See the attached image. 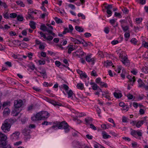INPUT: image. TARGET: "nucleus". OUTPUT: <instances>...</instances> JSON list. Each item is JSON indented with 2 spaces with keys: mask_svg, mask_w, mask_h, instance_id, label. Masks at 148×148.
Returning a JSON list of instances; mask_svg holds the SVG:
<instances>
[{
  "mask_svg": "<svg viewBox=\"0 0 148 148\" xmlns=\"http://www.w3.org/2000/svg\"><path fill=\"white\" fill-rule=\"evenodd\" d=\"M49 114L47 112L42 111L40 112L31 117L32 120L33 121L44 120L47 119L49 116Z\"/></svg>",
  "mask_w": 148,
  "mask_h": 148,
  "instance_id": "1",
  "label": "nucleus"
},
{
  "mask_svg": "<svg viewBox=\"0 0 148 148\" xmlns=\"http://www.w3.org/2000/svg\"><path fill=\"white\" fill-rule=\"evenodd\" d=\"M14 122V120L11 119H6L2 124L1 129L5 133L10 130L11 125Z\"/></svg>",
  "mask_w": 148,
  "mask_h": 148,
  "instance_id": "2",
  "label": "nucleus"
},
{
  "mask_svg": "<svg viewBox=\"0 0 148 148\" xmlns=\"http://www.w3.org/2000/svg\"><path fill=\"white\" fill-rule=\"evenodd\" d=\"M7 138L6 135L0 132V148H3L7 144Z\"/></svg>",
  "mask_w": 148,
  "mask_h": 148,
  "instance_id": "3",
  "label": "nucleus"
},
{
  "mask_svg": "<svg viewBox=\"0 0 148 148\" xmlns=\"http://www.w3.org/2000/svg\"><path fill=\"white\" fill-rule=\"evenodd\" d=\"M50 29L47 28V27H46L45 25H41L40 26V29L41 30L44 31H47L48 32V34H51L53 36H56L55 34L53 32V27L52 26L50 27Z\"/></svg>",
  "mask_w": 148,
  "mask_h": 148,
  "instance_id": "4",
  "label": "nucleus"
},
{
  "mask_svg": "<svg viewBox=\"0 0 148 148\" xmlns=\"http://www.w3.org/2000/svg\"><path fill=\"white\" fill-rule=\"evenodd\" d=\"M58 129H64L66 133H67L70 131L69 125L65 121H63L59 123Z\"/></svg>",
  "mask_w": 148,
  "mask_h": 148,
  "instance_id": "5",
  "label": "nucleus"
},
{
  "mask_svg": "<svg viewBox=\"0 0 148 148\" xmlns=\"http://www.w3.org/2000/svg\"><path fill=\"white\" fill-rule=\"evenodd\" d=\"M119 58L121 61L125 65H127L129 63V61L127 58L125 56L123 55L122 54L120 53Z\"/></svg>",
  "mask_w": 148,
  "mask_h": 148,
  "instance_id": "6",
  "label": "nucleus"
},
{
  "mask_svg": "<svg viewBox=\"0 0 148 148\" xmlns=\"http://www.w3.org/2000/svg\"><path fill=\"white\" fill-rule=\"evenodd\" d=\"M20 133L19 132H15L13 133L10 137L11 139L12 140H18L19 138Z\"/></svg>",
  "mask_w": 148,
  "mask_h": 148,
  "instance_id": "7",
  "label": "nucleus"
},
{
  "mask_svg": "<svg viewBox=\"0 0 148 148\" xmlns=\"http://www.w3.org/2000/svg\"><path fill=\"white\" fill-rule=\"evenodd\" d=\"M47 101L50 103L52 104L53 105L55 106H62V104L56 101H54L53 100H51V99H49L47 98H46Z\"/></svg>",
  "mask_w": 148,
  "mask_h": 148,
  "instance_id": "8",
  "label": "nucleus"
},
{
  "mask_svg": "<svg viewBox=\"0 0 148 148\" xmlns=\"http://www.w3.org/2000/svg\"><path fill=\"white\" fill-rule=\"evenodd\" d=\"M22 104L23 101L21 100L14 101V106L16 109H17V108H20Z\"/></svg>",
  "mask_w": 148,
  "mask_h": 148,
  "instance_id": "9",
  "label": "nucleus"
},
{
  "mask_svg": "<svg viewBox=\"0 0 148 148\" xmlns=\"http://www.w3.org/2000/svg\"><path fill=\"white\" fill-rule=\"evenodd\" d=\"M141 131V130L136 131L135 130H133L131 132V134L135 137V136L136 134H137L139 136H142Z\"/></svg>",
  "mask_w": 148,
  "mask_h": 148,
  "instance_id": "10",
  "label": "nucleus"
},
{
  "mask_svg": "<svg viewBox=\"0 0 148 148\" xmlns=\"http://www.w3.org/2000/svg\"><path fill=\"white\" fill-rule=\"evenodd\" d=\"M86 61L88 62H91L92 64L94 63V58H91L90 55H87L86 57Z\"/></svg>",
  "mask_w": 148,
  "mask_h": 148,
  "instance_id": "11",
  "label": "nucleus"
},
{
  "mask_svg": "<svg viewBox=\"0 0 148 148\" xmlns=\"http://www.w3.org/2000/svg\"><path fill=\"white\" fill-rule=\"evenodd\" d=\"M30 130L28 128H25L23 130L22 133L25 136L28 135L30 133Z\"/></svg>",
  "mask_w": 148,
  "mask_h": 148,
  "instance_id": "12",
  "label": "nucleus"
},
{
  "mask_svg": "<svg viewBox=\"0 0 148 148\" xmlns=\"http://www.w3.org/2000/svg\"><path fill=\"white\" fill-rule=\"evenodd\" d=\"M10 110L9 108H6L4 109L3 113L4 115H7L10 114Z\"/></svg>",
  "mask_w": 148,
  "mask_h": 148,
  "instance_id": "13",
  "label": "nucleus"
},
{
  "mask_svg": "<svg viewBox=\"0 0 148 148\" xmlns=\"http://www.w3.org/2000/svg\"><path fill=\"white\" fill-rule=\"evenodd\" d=\"M103 137L104 139H107L111 137V136L107 134V133L105 132H103L102 133Z\"/></svg>",
  "mask_w": 148,
  "mask_h": 148,
  "instance_id": "14",
  "label": "nucleus"
},
{
  "mask_svg": "<svg viewBox=\"0 0 148 148\" xmlns=\"http://www.w3.org/2000/svg\"><path fill=\"white\" fill-rule=\"evenodd\" d=\"M112 62L109 60H107L106 62H104V66H110L112 65Z\"/></svg>",
  "mask_w": 148,
  "mask_h": 148,
  "instance_id": "15",
  "label": "nucleus"
},
{
  "mask_svg": "<svg viewBox=\"0 0 148 148\" xmlns=\"http://www.w3.org/2000/svg\"><path fill=\"white\" fill-rule=\"evenodd\" d=\"M36 23L34 21H31L29 23V25L33 29H35L36 28Z\"/></svg>",
  "mask_w": 148,
  "mask_h": 148,
  "instance_id": "16",
  "label": "nucleus"
},
{
  "mask_svg": "<svg viewBox=\"0 0 148 148\" xmlns=\"http://www.w3.org/2000/svg\"><path fill=\"white\" fill-rule=\"evenodd\" d=\"M3 16L4 18H5L8 19L9 18V13L7 11H4V13L3 14Z\"/></svg>",
  "mask_w": 148,
  "mask_h": 148,
  "instance_id": "17",
  "label": "nucleus"
},
{
  "mask_svg": "<svg viewBox=\"0 0 148 148\" xmlns=\"http://www.w3.org/2000/svg\"><path fill=\"white\" fill-rule=\"evenodd\" d=\"M114 96L116 98H119L122 97V94L120 93L114 92Z\"/></svg>",
  "mask_w": 148,
  "mask_h": 148,
  "instance_id": "18",
  "label": "nucleus"
},
{
  "mask_svg": "<svg viewBox=\"0 0 148 148\" xmlns=\"http://www.w3.org/2000/svg\"><path fill=\"white\" fill-rule=\"evenodd\" d=\"M75 28L77 31L79 32H83L84 30V29L82 28V27L78 26H75Z\"/></svg>",
  "mask_w": 148,
  "mask_h": 148,
  "instance_id": "19",
  "label": "nucleus"
},
{
  "mask_svg": "<svg viewBox=\"0 0 148 148\" xmlns=\"http://www.w3.org/2000/svg\"><path fill=\"white\" fill-rule=\"evenodd\" d=\"M19 112H18L17 111V109L15 108L13 110L12 112V114L13 116H16L18 115Z\"/></svg>",
  "mask_w": 148,
  "mask_h": 148,
  "instance_id": "20",
  "label": "nucleus"
},
{
  "mask_svg": "<svg viewBox=\"0 0 148 148\" xmlns=\"http://www.w3.org/2000/svg\"><path fill=\"white\" fill-rule=\"evenodd\" d=\"M92 119L91 118H88L85 119V121L86 123V124H89L92 122Z\"/></svg>",
  "mask_w": 148,
  "mask_h": 148,
  "instance_id": "21",
  "label": "nucleus"
},
{
  "mask_svg": "<svg viewBox=\"0 0 148 148\" xmlns=\"http://www.w3.org/2000/svg\"><path fill=\"white\" fill-rule=\"evenodd\" d=\"M144 121H138L136 123V126L138 128L140 127L143 124Z\"/></svg>",
  "mask_w": 148,
  "mask_h": 148,
  "instance_id": "22",
  "label": "nucleus"
},
{
  "mask_svg": "<svg viewBox=\"0 0 148 148\" xmlns=\"http://www.w3.org/2000/svg\"><path fill=\"white\" fill-rule=\"evenodd\" d=\"M49 35L47 37H46V38H45V39H46V40H47L49 41H51L52 40L53 37H54L51 34H48Z\"/></svg>",
  "mask_w": 148,
  "mask_h": 148,
  "instance_id": "23",
  "label": "nucleus"
},
{
  "mask_svg": "<svg viewBox=\"0 0 148 148\" xmlns=\"http://www.w3.org/2000/svg\"><path fill=\"white\" fill-rule=\"evenodd\" d=\"M138 82L139 83V87H143L145 84H144L143 83L142 80L140 79H138Z\"/></svg>",
  "mask_w": 148,
  "mask_h": 148,
  "instance_id": "24",
  "label": "nucleus"
},
{
  "mask_svg": "<svg viewBox=\"0 0 148 148\" xmlns=\"http://www.w3.org/2000/svg\"><path fill=\"white\" fill-rule=\"evenodd\" d=\"M77 87L78 89L82 90L84 87V85L82 83H78L77 85Z\"/></svg>",
  "mask_w": 148,
  "mask_h": 148,
  "instance_id": "25",
  "label": "nucleus"
},
{
  "mask_svg": "<svg viewBox=\"0 0 148 148\" xmlns=\"http://www.w3.org/2000/svg\"><path fill=\"white\" fill-rule=\"evenodd\" d=\"M86 53L82 51L81 52H80L79 54H77L76 56L79 58L82 57L84 56Z\"/></svg>",
  "mask_w": 148,
  "mask_h": 148,
  "instance_id": "26",
  "label": "nucleus"
},
{
  "mask_svg": "<svg viewBox=\"0 0 148 148\" xmlns=\"http://www.w3.org/2000/svg\"><path fill=\"white\" fill-rule=\"evenodd\" d=\"M76 147H77L79 148H83L84 147L83 144H82L78 142H76Z\"/></svg>",
  "mask_w": 148,
  "mask_h": 148,
  "instance_id": "27",
  "label": "nucleus"
},
{
  "mask_svg": "<svg viewBox=\"0 0 148 148\" xmlns=\"http://www.w3.org/2000/svg\"><path fill=\"white\" fill-rule=\"evenodd\" d=\"M18 5L20 6H21L24 7L25 6V5L23 4V2L21 1H17L16 2Z\"/></svg>",
  "mask_w": 148,
  "mask_h": 148,
  "instance_id": "28",
  "label": "nucleus"
},
{
  "mask_svg": "<svg viewBox=\"0 0 148 148\" xmlns=\"http://www.w3.org/2000/svg\"><path fill=\"white\" fill-rule=\"evenodd\" d=\"M72 39L71 40L75 43V44H81V42H80V40H79L75 38H74L72 37L71 38Z\"/></svg>",
  "mask_w": 148,
  "mask_h": 148,
  "instance_id": "29",
  "label": "nucleus"
},
{
  "mask_svg": "<svg viewBox=\"0 0 148 148\" xmlns=\"http://www.w3.org/2000/svg\"><path fill=\"white\" fill-rule=\"evenodd\" d=\"M67 93L68 94L69 98L72 97L73 94V92L71 90H70L69 91H67Z\"/></svg>",
  "mask_w": 148,
  "mask_h": 148,
  "instance_id": "30",
  "label": "nucleus"
},
{
  "mask_svg": "<svg viewBox=\"0 0 148 148\" xmlns=\"http://www.w3.org/2000/svg\"><path fill=\"white\" fill-rule=\"evenodd\" d=\"M99 84L101 86V87H105V88L108 87L107 84L104 82H101Z\"/></svg>",
  "mask_w": 148,
  "mask_h": 148,
  "instance_id": "31",
  "label": "nucleus"
},
{
  "mask_svg": "<svg viewBox=\"0 0 148 148\" xmlns=\"http://www.w3.org/2000/svg\"><path fill=\"white\" fill-rule=\"evenodd\" d=\"M121 27L124 32H127L129 29V27L127 26H123V25H121Z\"/></svg>",
  "mask_w": 148,
  "mask_h": 148,
  "instance_id": "32",
  "label": "nucleus"
},
{
  "mask_svg": "<svg viewBox=\"0 0 148 148\" xmlns=\"http://www.w3.org/2000/svg\"><path fill=\"white\" fill-rule=\"evenodd\" d=\"M142 21V19L141 18H136V21L137 23H140Z\"/></svg>",
  "mask_w": 148,
  "mask_h": 148,
  "instance_id": "33",
  "label": "nucleus"
},
{
  "mask_svg": "<svg viewBox=\"0 0 148 148\" xmlns=\"http://www.w3.org/2000/svg\"><path fill=\"white\" fill-rule=\"evenodd\" d=\"M93 85L92 86V88L94 90H97V88H99V86L97 85L95 83H92Z\"/></svg>",
  "mask_w": 148,
  "mask_h": 148,
  "instance_id": "34",
  "label": "nucleus"
},
{
  "mask_svg": "<svg viewBox=\"0 0 148 148\" xmlns=\"http://www.w3.org/2000/svg\"><path fill=\"white\" fill-rule=\"evenodd\" d=\"M17 16V15L15 13H11L10 14V17L12 18H15Z\"/></svg>",
  "mask_w": 148,
  "mask_h": 148,
  "instance_id": "35",
  "label": "nucleus"
},
{
  "mask_svg": "<svg viewBox=\"0 0 148 148\" xmlns=\"http://www.w3.org/2000/svg\"><path fill=\"white\" fill-rule=\"evenodd\" d=\"M17 20L19 21H22L23 20V17L22 16L18 15L17 16Z\"/></svg>",
  "mask_w": 148,
  "mask_h": 148,
  "instance_id": "36",
  "label": "nucleus"
},
{
  "mask_svg": "<svg viewBox=\"0 0 148 148\" xmlns=\"http://www.w3.org/2000/svg\"><path fill=\"white\" fill-rule=\"evenodd\" d=\"M122 10L124 13L127 14L129 12L128 10L126 8H124L123 9H122Z\"/></svg>",
  "mask_w": 148,
  "mask_h": 148,
  "instance_id": "37",
  "label": "nucleus"
},
{
  "mask_svg": "<svg viewBox=\"0 0 148 148\" xmlns=\"http://www.w3.org/2000/svg\"><path fill=\"white\" fill-rule=\"evenodd\" d=\"M19 45L23 47V48H25L27 47V44L25 43V42H23L22 43H21Z\"/></svg>",
  "mask_w": 148,
  "mask_h": 148,
  "instance_id": "38",
  "label": "nucleus"
},
{
  "mask_svg": "<svg viewBox=\"0 0 148 148\" xmlns=\"http://www.w3.org/2000/svg\"><path fill=\"white\" fill-rule=\"evenodd\" d=\"M131 42L134 45H136L137 43V40L135 38H133L131 40Z\"/></svg>",
  "mask_w": 148,
  "mask_h": 148,
  "instance_id": "39",
  "label": "nucleus"
},
{
  "mask_svg": "<svg viewBox=\"0 0 148 148\" xmlns=\"http://www.w3.org/2000/svg\"><path fill=\"white\" fill-rule=\"evenodd\" d=\"M55 21L57 23H62V21L60 19L58 18L57 17H55Z\"/></svg>",
  "mask_w": 148,
  "mask_h": 148,
  "instance_id": "40",
  "label": "nucleus"
},
{
  "mask_svg": "<svg viewBox=\"0 0 148 148\" xmlns=\"http://www.w3.org/2000/svg\"><path fill=\"white\" fill-rule=\"evenodd\" d=\"M98 54L100 58H103L104 57V55L102 51H99L98 52Z\"/></svg>",
  "mask_w": 148,
  "mask_h": 148,
  "instance_id": "41",
  "label": "nucleus"
},
{
  "mask_svg": "<svg viewBox=\"0 0 148 148\" xmlns=\"http://www.w3.org/2000/svg\"><path fill=\"white\" fill-rule=\"evenodd\" d=\"M80 77L81 78H86L87 77V75L85 73H83V72L82 73L80 74Z\"/></svg>",
  "mask_w": 148,
  "mask_h": 148,
  "instance_id": "42",
  "label": "nucleus"
},
{
  "mask_svg": "<svg viewBox=\"0 0 148 148\" xmlns=\"http://www.w3.org/2000/svg\"><path fill=\"white\" fill-rule=\"evenodd\" d=\"M114 15L116 17H118L119 18H121L122 17L120 13H118L117 12H115L114 14Z\"/></svg>",
  "mask_w": 148,
  "mask_h": 148,
  "instance_id": "43",
  "label": "nucleus"
},
{
  "mask_svg": "<svg viewBox=\"0 0 148 148\" xmlns=\"http://www.w3.org/2000/svg\"><path fill=\"white\" fill-rule=\"evenodd\" d=\"M38 33H39L41 36L42 37H43L44 38H46V36L45 34L43 33L42 32H38Z\"/></svg>",
  "mask_w": 148,
  "mask_h": 148,
  "instance_id": "44",
  "label": "nucleus"
},
{
  "mask_svg": "<svg viewBox=\"0 0 148 148\" xmlns=\"http://www.w3.org/2000/svg\"><path fill=\"white\" fill-rule=\"evenodd\" d=\"M10 103V102H5L3 103L2 105V109H3V108H4L5 107L7 106L8 104H9Z\"/></svg>",
  "mask_w": 148,
  "mask_h": 148,
  "instance_id": "45",
  "label": "nucleus"
},
{
  "mask_svg": "<svg viewBox=\"0 0 148 148\" xmlns=\"http://www.w3.org/2000/svg\"><path fill=\"white\" fill-rule=\"evenodd\" d=\"M112 5H109L107 6H105V8L107 10H110L112 8Z\"/></svg>",
  "mask_w": 148,
  "mask_h": 148,
  "instance_id": "46",
  "label": "nucleus"
},
{
  "mask_svg": "<svg viewBox=\"0 0 148 148\" xmlns=\"http://www.w3.org/2000/svg\"><path fill=\"white\" fill-rule=\"evenodd\" d=\"M122 68V67L121 66H119L118 67L117 69L115 70V71L118 72V73H120V71L121 70Z\"/></svg>",
  "mask_w": 148,
  "mask_h": 148,
  "instance_id": "47",
  "label": "nucleus"
},
{
  "mask_svg": "<svg viewBox=\"0 0 148 148\" xmlns=\"http://www.w3.org/2000/svg\"><path fill=\"white\" fill-rule=\"evenodd\" d=\"M55 64L57 66L59 67L61 65V63L60 61L57 60L55 61Z\"/></svg>",
  "mask_w": 148,
  "mask_h": 148,
  "instance_id": "48",
  "label": "nucleus"
},
{
  "mask_svg": "<svg viewBox=\"0 0 148 148\" xmlns=\"http://www.w3.org/2000/svg\"><path fill=\"white\" fill-rule=\"evenodd\" d=\"M77 16L78 17H82V19H85V16L82 14L81 13H79L78 14Z\"/></svg>",
  "mask_w": 148,
  "mask_h": 148,
  "instance_id": "49",
  "label": "nucleus"
},
{
  "mask_svg": "<svg viewBox=\"0 0 148 148\" xmlns=\"http://www.w3.org/2000/svg\"><path fill=\"white\" fill-rule=\"evenodd\" d=\"M91 75L94 76H97V75L96 74V72L95 70L92 71L91 73Z\"/></svg>",
  "mask_w": 148,
  "mask_h": 148,
  "instance_id": "50",
  "label": "nucleus"
},
{
  "mask_svg": "<svg viewBox=\"0 0 148 148\" xmlns=\"http://www.w3.org/2000/svg\"><path fill=\"white\" fill-rule=\"evenodd\" d=\"M63 88L65 90H67L69 89L68 86L66 84H63Z\"/></svg>",
  "mask_w": 148,
  "mask_h": 148,
  "instance_id": "51",
  "label": "nucleus"
},
{
  "mask_svg": "<svg viewBox=\"0 0 148 148\" xmlns=\"http://www.w3.org/2000/svg\"><path fill=\"white\" fill-rule=\"evenodd\" d=\"M101 127L104 129H106L108 128V127L106 126V125L104 124H102L101 125Z\"/></svg>",
  "mask_w": 148,
  "mask_h": 148,
  "instance_id": "52",
  "label": "nucleus"
},
{
  "mask_svg": "<svg viewBox=\"0 0 148 148\" xmlns=\"http://www.w3.org/2000/svg\"><path fill=\"white\" fill-rule=\"evenodd\" d=\"M135 77L133 76L132 77V79L131 78L130 79H129V82H132L133 83H134L135 81Z\"/></svg>",
  "mask_w": 148,
  "mask_h": 148,
  "instance_id": "53",
  "label": "nucleus"
},
{
  "mask_svg": "<svg viewBox=\"0 0 148 148\" xmlns=\"http://www.w3.org/2000/svg\"><path fill=\"white\" fill-rule=\"evenodd\" d=\"M129 109L128 107L126 105H124L123 107V110H126V111H127Z\"/></svg>",
  "mask_w": 148,
  "mask_h": 148,
  "instance_id": "54",
  "label": "nucleus"
},
{
  "mask_svg": "<svg viewBox=\"0 0 148 148\" xmlns=\"http://www.w3.org/2000/svg\"><path fill=\"white\" fill-rule=\"evenodd\" d=\"M41 56L43 57H45L46 56V53L45 52L42 51L40 53Z\"/></svg>",
  "mask_w": 148,
  "mask_h": 148,
  "instance_id": "55",
  "label": "nucleus"
},
{
  "mask_svg": "<svg viewBox=\"0 0 148 148\" xmlns=\"http://www.w3.org/2000/svg\"><path fill=\"white\" fill-rule=\"evenodd\" d=\"M74 50V49L73 47H70L69 48L68 50V53L69 54H70L71 51Z\"/></svg>",
  "mask_w": 148,
  "mask_h": 148,
  "instance_id": "56",
  "label": "nucleus"
},
{
  "mask_svg": "<svg viewBox=\"0 0 148 148\" xmlns=\"http://www.w3.org/2000/svg\"><path fill=\"white\" fill-rule=\"evenodd\" d=\"M68 6L70 8L72 9H75V7L74 5L72 4H69L68 5Z\"/></svg>",
  "mask_w": 148,
  "mask_h": 148,
  "instance_id": "57",
  "label": "nucleus"
},
{
  "mask_svg": "<svg viewBox=\"0 0 148 148\" xmlns=\"http://www.w3.org/2000/svg\"><path fill=\"white\" fill-rule=\"evenodd\" d=\"M90 127L93 130H97V128L96 127L92 124H91L90 125Z\"/></svg>",
  "mask_w": 148,
  "mask_h": 148,
  "instance_id": "58",
  "label": "nucleus"
},
{
  "mask_svg": "<svg viewBox=\"0 0 148 148\" xmlns=\"http://www.w3.org/2000/svg\"><path fill=\"white\" fill-rule=\"evenodd\" d=\"M124 36L125 38H129L130 36V34L128 32H125L124 34Z\"/></svg>",
  "mask_w": 148,
  "mask_h": 148,
  "instance_id": "59",
  "label": "nucleus"
},
{
  "mask_svg": "<svg viewBox=\"0 0 148 148\" xmlns=\"http://www.w3.org/2000/svg\"><path fill=\"white\" fill-rule=\"evenodd\" d=\"M96 82L97 84H99L101 82V79L99 77L97 78L96 79Z\"/></svg>",
  "mask_w": 148,
  "mask_h": 148,
  "instance_id": "60",
  "label": "nucleus"
},
{
  "mask_svg": "<svg viewBox=\"0 0 148 148\" xmlns=\"http://www.w3.org/2000/svg\"><path fill=\"white\" fill-rule=\"evenodd\" d=\"M119 43L118 41L117 40H113L111 42V44L112 45H115Z\"/></svg>",
  "mask_w": 148,
  "mask_h": 148,
  "instance_id": "61",
  "label": "nucleus"
},
{
  "mask_svg": "<svg viewBox=\"0 0 148 148\" xmlns=\"http://www.w3.org/2000/svg\"><path fill=\"white\" fill-rule=\"evenodd\" d=\"M104 31L106 33L108 34L109 32V29L108 27H105Z\"/></svg>",
  "mask_w": 148,
  "mask_h": 148,
  "instance_id": "62",
  "label": "nucleus"
},
{
  "mask_svg": "<svg viewBox=\"0 0 148 148\" xmlns=\"http://www.w3.org/2000/svg\"><path fill=\"white\" fill-rule=\"evenodd\" d=\"M84 34L86 37H89L91 36L90 33L88 32L85 33Z\"/></svg>",
  "mask_w": 148,
  "mask_h": 148,
  "instance_id": "63",
  "label": "nucleus"
},
{
  "mask_svg": "<svg viewBox=\"0 0 148 148\" xmlns=\"http://www.w3.org/2000/svg\"><path fill=\"white\" fill-rule=\"evenodd\" d=\"M28 13L33 15L34 13V11L31 9H29L28 10Z\"/></svg>",
  "mask_w": 148,
  "mask_h": 148,
  "instance_id": "64",
  "label": "nucleus"
}]
</instances>
